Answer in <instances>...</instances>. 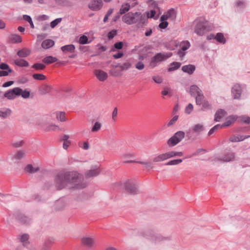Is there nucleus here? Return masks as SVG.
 <instances>
[{
  "label": "nucleus",
  "mask_w": 250,
  "mask_h": 250,
  "mask_svg": "<svg viewBox=\"0 0 250 250\" xmlns=\"http://www.w3.org/2000/svg\"><path fill=\"white\" fill-rule=\"evenodd\" d=\"M81 175L76 171L60 172L55 178V183L57 190H62L68 184L76 183L81 180Z\"/></svg>",
  "instance_id": "f257e3e1"
},
{
  "label": "nucleus",
  "mask_w": 250,
  "mask_h": 250,
  "mask_svg": "<svg viewBox=\"0 0 250 250\" xmlns=\"http://www.w3.org/2000/svg\"><path fill=\"white\" fill-rule=\"evenodd\" d=\"M214 28L213 23L205 19H202L197 21L194 27V32L198 36H202L206 32L212 31Z\"/></svg>",
  "instance_id": "f03ea898"
},
{
  "label": "nucleus",
  "mask_w": 250,
  "mask_h": 250,
  "mask_svg": "<svg viewBox=\"0 0 250 250\" xmlns=\"http://www.w3.org/2000/svg\"><path fill=\"white\" fill-rule=\"evenodd\" d=\"M173 55L171 52H161L156 53L151 58L149 62V65L151 68H155L161 62L166 61L170 58Z\"/></svg>",
  "instance_id": "7ed1b4c3"
},
{
  "label": "nucleus",
  "mask_w": 250,
  "mask_h": 250,
  "mask_svg": "<svg viewBox=\"0 0 250 250\" xmlns=\"http://www.w3.org/2000/svg\"><path fill=\"white\" fill-rule=\"evenodd\" d=\"M185 137V132L184 131L176 132L167 142V145L170 147H173L179 143Z\"/></svg>",
  "instance_id": "20e7f679"
},
{
  "label": "nucleus",
  "mask_w": 250,
  "mask_h": 250,
  "mask_svg": "<svg viewBox=\"0 0 250 250\" xmlns=\"http://www.w3.org/2000/svg\"><path fill=\"white\" fill-rule=\"evenodd\" d=\"M139 235L147 239L153 240L155 239L156 242L169 241L170 240V237H164L160 235H155L153 232L149 230L139 232Z\"/></svg>",
  "instance_id": "39448f33"
},
{
  "label": "nucleus",
  "mask_w": 250,
  "mask_h": 250,
  "mask_svg": "<svg viewBox=\"0 0 250 250\" xmlns=\"http://www.w3.org/2000/svg\"><path fill=\"white\" fill-rule=\"evenodd\" d=\"M13 215L17 221L22 225H28L30 223L31 219L21 213L19 210H16Z\"/></svg>",
  "instance_id": "423d86ee"
},
{
  "label": "nucleus",
  "mask_w": 250,
  "mask_h": 250,
  "mask_svg": "<svg viewBox=\"0 0 250 250\" xmlns=\"http://www.w3.org/2000/svg\"><path fill=\"white\" fill-rule=\"evenodd\" d=\"M124 188L125 191L131 195L138 194L136 185L132 180H128L124 183Z\"/></svg>",
  "instance_id": "0eeeda50"
},
{
  "label": "nucleus",
  "mask_w": 250,
  "mask_h": 250,
  "mask_svg": "<svg viewBox=\"0 0 250 250\" xmlns=\"http://www.w3.org/2000/svg\"><path fill=\"white\" fill-rule=\"evenodd\" d=\"M19 96L18 87L10 89L4 93V97H6V98L9 100H14Z\"/></svg>",
  "instance_id": "6e6552de"
},
{
  "label": "nucleus",
  "mask_w": 250,
  "mask_h": 250,
  "mask_svg": "<svg viewBox=\"0 0 250 250\" xmlns=\"http://www.w3.org/2000/svg\"><path fill=\"white\" fill-rule=\"evenodd\" d=\"M103 6L102 0H92L88 4V8L92 11H97Z\"/></svg>",
  "instance_id": "1a4fd4ad"
},
{
  "label": "nucleus",
  "mask_w": 250,
  "mask_h": 250,
  "mask_svg": "<svg viewBox=\"0 0 250 250\" xmlns=\"http://www.w3.org/2000/svg\"><path fill=\"white\" fill-rule=\"evenodd\" d=\"M131 13V12H128L123 15L122 18L123 21L128 25L135 24L138 21V19H134Z\"/></svg>",
  "instance_id": "9d476101"
},
{
  "label": "nucleus",
  "mask_w": 250,
  "mask_h": 250,
  "mask_svg": "<svg viewBox=\"0 0 250 250\" xmlns=\"http://www.w3.org/2000/svg\"><path fill=\"white\" fill-rule=\"evenodd\" d=\"M237 115H230L226 118V121L221 124L223 128H227L232 125L238 119Z\"/></svg>",
  "instance_id": "9b49d317"
},
{
  "label": "nucleus",
  "mask_w": 250,
  "mask_h": 250,
  "mask_svg": "<svg viewBox=\"0 0 250 250\" xmlns=\"http://www.w3.org/2000/svg\"><path fill=\"white\" fill-rule=\"evenodd\" d=\"M101 173V170L98 166H92L91 169L85 173V177L88 178L98 175Z\"/></svg>",
  "instance_id": "f8f14e48"
},
{
  "label": "nucleus",
  "mask_w": 250,
  "mask_h": 250,
  "mask_svg": "<svg viewBox=\"0 0 250 250\" xmlns=\"http://www.w3.org/2000/svg\"><path fill=\"white\" fill-rule=\"evenodd\" d=\"M124 45L127 47L128 46V43L127 42H124L122 41L116 42L111 46L109 52H117L119 50L122 49Z\"/></svg>",
  "instance_id": "ddd939ff"
},
{
  "label": "nucleus",
  "mask_w": 250,
  "mask_h": 250,
  "mask_svg": "<svg viewBox=\"0 0 250 250\" xmlns=\"http://www.w3.org/2000/svg\"><path fill=\"white\" fill-rule=\"evenodd\" d=\"M94 75L100 81L104 82L105 81L107 77V73L101 69H97L94 71Z\"/></svg>",
  "instance_id": "4468645a"
},
{
  "label": "nucleus",
  "mask_w": 250,
  "mask_h": 250,
  "mask_svg": "<svg viewBox=\"0 0 250 250\" xmlns=\"http://www.w3.org/2000/svg\"><path fill=\"white\" fill-rule=\"evenodd\" d=\"M231 93L234 99H240L242 94V88L240 85H234L231 88Z\"/></svg>",
  "instance_id": "2eb2a0df"
},
{
  "label": "nucleus",
  "mask_w": 250,
  "mask_h": 250,
  "mask_svg": "<svg viewBox=\"0 0 250 250\" xmlns=\"http://www.w3.org/2000/svg\"><path fill=\"white\" fill-rule=\"evenodd\" d=\"M227 114V111L222 108L218 109L214 114V121L220 122L222 118L225 117Z\"/></svg>",
  "instance_id": "dca6fc26"
},
{
  "label": "nucleus",
  "mask_w": 250,
  "mask_h": 250,
  "mask_svg": "<svg viewBox=\"0 0 250 250\" xmlns=\"http://www.w3.org/2000/svg\"><path fill=\"white\" fill-rule=\"evenodd\" d=\"M196 69L195 65L194 64L185 65L182 67L181 70L185 73L191 75L193 74Z\"/></svg>",
  "instance_id": "f3484780"
},
{
  "label": "nucleus",
  "mask_w": 250,
  "mask_h": 250,
  "mask_svg": "<svg viewBox=\"0 0 250 250\" xmlns=\"http://www.w3.org/2000/svg\"><path fill=\"white\" fill-rule=\"evenodd\" d=\"M235 159V153L234 152H228L225 154L224 156L218 158L219 161L223 162H229Z\"/></svg>",
  "instance_id": "a211bd4d"
},
{
  "label": "nucleus",
  "mask_w": 250,
  "mask_h": 250,
  "mask_svg": "<svg viewBox=\"0 0 250 250\" xmlns=\"http://www.w3.org/2000/svg\"><path fill=\"white\" fill-rule=\"evenodd\" d=\"M8 42L13 43H19L21 42L22 38L21 36L16 34H12L8 37Z\"/></svg>",
  "instance_id": "6ab92c4d"
},
{
  "label": "nucleus",
  "mask_w": 250,
  "mask_h": 250,
  "mask_svg": "<svg viewBox=\"0 0 250 250\" xmlns=\"http://www.w3.org/2000/svg\"><path fill=\"white\" fill-rule=\"evenodd\" d=\"M182 65L181 62H173L169 63L168 67L167 68V71L171 72L179 69Z\"/></svg>",
  "instance_id": "aec40b11"
},
{
  "label": "nucleus",
  "mask_w": 250,
  "mask_h": 250,
  "mask_svg": "<svg viewBox=\"0 0 250 250\" xmlns=\"http://www.w3.org/2000/svg\"><path fill=\"white\" fill-rule=\"evenodd\" d=\"M189 93L191 97H195L199 93H203L202 90L195 84L191 85L189 88Z\"/></svg>",
  "instance_id": "412c9836"
},
{
  "label": "nucleus",
  "mask_w": 250,
  "mask_h": 250,
  "mask_svg": "<svg viewBox=\"0 0 250 250\" xmlns=\"http://www.w3.org/2000/svg\"><path fill=\"white\" fill-rule=\"evenodd\" d=\"M168 159H170V157L168 151L165 153L159 154L157 156L153 158V161L154 162H159L161 161H164Z\"/></svg>",
  "instance_id": "4be33fe9"
},
{
  "label": "nucleus",
  "mask_w": 250,
  "mask_h": 250,
  "mask_svg": "<svg viewBox=\"0 0 250 250\" xmlns=\"http://www.w3.org/2000/svg\"><path fill=\"white\" fill-rule=\"evenodd\" d=\"M205 130V127L203 124H197L191 127L192 133H196L197 135Z\"/></svg>",
  "instance_id": "5701e85b"
},
{
  "label": "nucleus",
  "mask_w": 250,
  "mask_h": 250,
  "mask_svg": "<svg viewBox=\"0 0 250 250\" xmlns=\"http://www.w3.org/2000/svg\"><path fill=\"white\" fill-rule=\"evenodd\" d=\"M14 63L15 65L21 67H27L29 66V62L24 59H17L14 60Z\"/></svg>",
  "instance_id": "b1692460"
},
{
  "label": "nucleus",
  "mask_w": 250,
  "mask_h": 250,
  "mask_svg": "<svg viewBox=\"0 0 250 250\" xmlns=\"http://www.w3.org/2000/svg\"><path fill=\"white\" fill-rule=\"evenodd\" d=\"M52 87L46 84H43L39 87V91L41 94L45 95L50 92Z\"/></svg>",
  "instance_id": "393cba45"
},
{
  "label": "nucleus",
  "mask_w": 250,
  "mask_h": 250,
  "mask_svg": "<svg viewBox=\"0 0 250 250\" xmlns=\"http://www.w3.org/2000/svg\"><path fill=\"white\" fill-rule=\"evenodd\" d=\"M75 46L73 44L64 45L61 47V50L64 54L67 52L73 53L75 51Z\"/></svg>",
  "instance_id": "a878e982"
},
{
  "label": "nucleus",
  "mask_w": 250,
  "mask_h": 250,
  "mask_svg": "<svg viewBox=\"0 0 250 250\" xmlns=\"http://www.w3.org/2000/svg\"><path fill=\"white\" fill-rule=\"evenodd\" d=\"M55 41L52 39L44 40L41 44V46L45 49H49L55 45Z\"/></svg>",
  "instance_id": "bb28decb"
},
{
  "label": "nucleus",
  "mask_w": 250,
  "mask_h": 250,
  "mask_svg": "<svg viewBox=\"0 0 250 250\" xmlns=\"http://www.w3.org/2000/svg\"><path fill=\"white\" fill-rule=\"evenodd\" d=\"M25 172L32 174L38 172L40 170V168L39 167H34L32 164H27L24 168Z\"/></svg>",
  "instance_id": "cd10ccee"
},
{
  "label": "nucleus",
  "mask_w": 250,
  "mask_h": 250,
  "mask_svg": "<svg viewBox=\"0 0 250 250\" xmlns=\"http://www.w3.org/2000/svg\"><path fill=\"white\" fill-rule=\"evenodd\" d=\"M30 53L31 51L30 50L26 48H22L18 51L17 55L19 57L21 58V59H23V58L28 57L30 54Z\"/></svg>",
  "instance_id": "c85d7f7f"
},
{
  "label": "nucleus",
  "mask_w": 250,
  "mask_h": 250,
  "mask_svg": "<svg viewBox=\"0 0 250 250\" xmlns=\"http://www.w3.org/2000/svg\"><path fill=\"white\" fill-rule=\"evenodd\" d=\"M59 61L58 59L56 57H54L53 56H46L43 59H42V62L43 63H46V64H51L53 63L54 62H57Z\"/></svg>",
  "instance_id": "c756f323"
},
{
  "label": "nucleus",
  "mask_w": 250,
  "mask_h": 250,
  "mask_svg": "<svg viewBox=\"0 0 250 250\" xmlns=\"http://www.w3.org/2000/svg\"><path fill=\"white\" fill-rule=\"evenodd\" d=\"M18 92L20 94V96H21L23 99H28L30 96V91L27 89L23 90L21 88L18 87Z\"/></svg>",
  "instance_id": "7c9ffc66"
},
{
  "label": "nucleus",
  "mask_w": 250,
  "mask_h": 250,
  "mask_svg": "<svg viewBox=\"0 0 250 250\" xmlns=\"http://www.w3.org/2000/svg\"><path fill=\"white\" fill-rule=\"evenodd\" d=\"M54 243L53 238H48L45 240L41 250H49Z\"/></svg>",
  "instance_id": "2f4dec72"
},
{
  "label": "nucleus",
  "mask_w": 250,
  "mask_h": 250,
  "mask_svg": "<svg viewBox=\"0 0 250 250\" xmlns=\"http://www.w3.org/2000/svg\"><path fill=\"white\" fill-rule=\"evenodd\" d=\"M218 43L224 44L226 43L227 40L224 34L222 32H218L216 34V40Z\"/></svg>",
  "instance_id": "473e14b6"
},
{
  "label": "nucleus",
  "mask_w": 250,
  "mask_h": 250,
  "mask_svg": "<svg viewBox=\"0 0 250 250\" xmlns=\"http://www.w3.org/2000/svg\"><path fill=\"white\" fill-rule=\"evenodd\" d=\"M130 9V4L128 2L123 3L120 8L119 14L120 15L125 14Z\"/></svg>",
  "instance_id": "72a5a7b5"
},
{
  "label": "nucleus",
  "mask_w": 250,
  "mask_h": 250,
  "mask_svg": "<svg viewBox=\"0 0 250 250\" xmlns=\"http://www.w3.org/2000/svg\"><path fill=\"white\" fill-rule=\"evenodd\" d=\"M166 15L168 17V19L171 21L175 20L176 18V12L174 8H171L168 10L166 13Z\"/></svg>",
  "instance_id": "f704fd0d"
},
{
  "label": "nucleus",
  "mask_w": 250,
  "mask_h": 250,
  "mask_svg": "<svg viewBox=\"0 0 250 250\" xmlns=\"http://www.w3.org/2000/svg\"><path fill=\"white\" fill-rule=\"evenodd\" d=\"M0 69L5 71V72L8 73V74L14 72L9 65L4 62H0Z\"/></svg>",
  "instance_id": "c9c22d12"
},
{
  "label": "nucleus",
  "mask_w": 250,
  "mask_h": 250,
  "mask_svg": "<svg viewBox=\"0 0 250 250\" xmlns=\"http://www.w3.org/2000/svg\"><path fill=\"white\" fill-rule=\"evenodd\" d=\"M91 40H89V37L84 34L82 35L79 37L77 42L80 44H85L90 43Z\"/></svg>",
  "instance_id": "e433bc0d"
},
{
  "label": "nucleus",
  "mask_w": 250,
  "mask_h": 250,
  "mask_svg": "<svg viewBox=\"0 0 250 250\" xmlns=\"http://www.w3.org/2000/svg\"><path fill=\"white\" fill-rule=\"evenodd\" d=\"M82 243L85 246L91 247L93 245V240L91 237H84L82 238Z\"/></svg>",
  "instance_id": "4c0bfd02"
},
{
  "label": "nucleus",
  "mask_w": 250,
  "mask_h": 250,
  "mask_svg": "<svg viewBox=\"0 0 250 250\" xmlns=\"http://www.w3.org/2000/svg\"><path fill=\"white\" fill-rule=\"evenodd\" d=\"M118 33V30L113 29L110 30L106 34V38L108 41H110L116 36Z\"/></svg>",
  "instance_id": "58836bf2"
},
{
  "label": "nucleus",
  "mask_w": 250,
  "mask_h": 250,
  "mask_svg": "<svg viewBox=\"0 0 250 250\" xmlns=\"http://www.w3.org/2000/svg\"><path fill=\"white\" fill-rule=\"evenodd\" d=\"M182 162H183L182 159L178 158V159L171 160L169 161L168 162H167L166 163H165L163 165L164 166L177 165L181 163Z\"/></svg>",
  "instance_id": "ea45409f"
},
{
  "label": "nucleus",
  "mask_w": 250,
  "mask_h": 250,
  "mask_svg": "<svg viewBox=\"0 0 250 250\" xmlns=\"http://www.w3.org/2000/svg\"><path fill=\"white\" fill-rule=\"evenodd\" d=\"M237 120L238 121V122L243 123L246 125L250 124V117L248 115H244L239 116V118L237 119Z\"/></svg>",
  "instance_id": "a19ab883"
},
{
  "label": "nucleus",
  "mask_w": 250,
  "mask_h": 250,
  "mask_svg": "<svg viewBox=\"0 0 250 250\" xmlns=\"http://www.w3.org/2000/svg\"><path fill=\"white\" fill-rule=\"evenodd\" d=\"M29 235L26 233H24L21 236L20 241L22 243V245L24 247H27L29 244L28 242Z\"/></svg>",
  "instance_id": "79ce46f5"
},
{
  "label": "nucleus",
  "mask_w": 250,
  "mask_h": 250,
  "mask_svg": "<svg viewBox=\"0 0 250 250\" xmlns=\"http://www.w3.org/2000/svg\"><path fill=\"white\" fill-rule=\"evenodd\" d=\"M202 107L199 111H205L206 109H211L212 105L211 104L209 103V102L206 100H204L203 101V103L201 104Z\"/></svg>",
  "instance_id": "37998d69"
},
{
  "label": "nucleus",
  "mask_w": 250,
  "mask_h": 250,
  "mask_svg": "<svg viewBox=\"0 0 250 250\" xmlns=\"http://www.w3.org/2000/svg\"><path fill=\"white\" fill-rule=\"evenodd\" d=\"M45 67V65L43 63L36 62L32 65L31 68H34L36 70H43Z\"/></svg>",
  "instance_id": "c03bdc74"
},
{
  "label": "nucleus",
  "mask_w": 250,
  "mask_h": 250,
  "mask_svg": "<svg viewBox=\"0 0 250 250\" xmlns=\"http://www.w3.org/2000/svg\"><path fill=\"white\" fill-rule=\"evenodd\" d=\"M109 73L112 76L115 77H121L123 75L120 69H111L109 70Z\"/></svg>",
  "instance_id": "a18cd8bd"
},
{
  "label": "nucleus",
  "mask_w": 250,
  "mask_h": 250,
  "mask_svg": "<svg viewBox=\"0 0 250 250\" xmlns=\"http://www.w3.org/2000/svg\"><path fill=\"white\" fill-rule=\"evenodd\" d=\"M156 13V11L154 9H151L149 11H147L146 12V14L147 16V19H152L153 18L154 20H157L158 19V16L154 18L155 15Z\"/></svg>",
  "instance_id": "49530a36"
},
{
  "label": "nucleus",
  "mask_w": 250,
  "mask_h": 250,
  "mask_svg": "<svg viewBox=\"0 0 250 250\" xmlns=\"http://www.w3.org/2000/svg\"><path fill=\"white\" fill-rule=\"evenodd\" d=\"M223 128L222 126V125L221 124H217L215 125L214 126H213L212 128L210 129L209 130L208 135V136H211L212 134H213L214 132L217 131L218 129L220 128Z\"/></svg>",
  "instance_id": "de8ad7c7"
},
{
  "label": "nucleus",
  "mask_w": 250,
  "mask_h": 250,
  "mask_svg": "<svg viewBox=\"0 0 250 250\" xmlns=\"http://www.w3.org/2000/svg\"><path fill=\"white\" fill-rule=\"evenodd\" d=\"M195 97V102L196 104L197 105H201L203 103V99L204 98V96L203 93H199L198 96H196Z\"/></svg>",
  "instance_id": "09e8293b"
},
{
  "label": "nucleus",
  "mask_w": 250,
  "mask_h": 250,
  "mask_svg": "<svg viewBox=\"0 0 250 250\" xmlns=\"http://www.w3.org/2000/svg\"><path fill=\"white\" fill-rule=\"evenodd\" d=\"M132 66V64L130 62H125L123 64L120 63V70L122 72L123 71H125L129 69Z\"/></svg>",
  "instance_id": "8fccbe9b"
},
{
  "label": "nucleus",
  "mask_w": 250,
  "mask_h": 250,
  "mask_svg": "<svg viewBox=\"0 0 250 250\" xmlns=\"http://www.w3.org/2000/svg\"><path fill=\"white\" fill-rule=\"evenodd\" d=\"M170 158H174L176 157H182L184 155V153L182 151H168Z\"/></svg>",
  "instance_id": "3c124183"
},
{
  "label": "nucleus",
  "mask_w": 250,
  "mask_h": 250,
  "mask_svg": "<svg viewBox=\"0 0 250 250\" xmlns=\"http://www.w3.org/2000/svg\"><path fill=\"white\" fill-rule=\"evenodd\" d=\"M32 77L36 80H44L46 79V77L42 73H35L33 74Z\"/></svg>",
  "instance_id": "603ef678"
},
{
  "label": "nucleus",
  "mask_w": 250,
  "mask_h": 250,
  "mask_svg": "<svg viewBox=\"0 0 250 250\" xmlns=\"http://www.w3.org/2000/svg\"><path fill=\"white\" fill-rule=\"evenodd\" d=\"M11 113V110L10 108H6L5 111H0V117L5 119Z\"/></svg>",
  "instance_id": "864d4df0"
},
{
  "label": "nucleus",
  "mask_w": 250,
  "mask_h": 250,
  "mask_svg": "<svg viewBox=\"0 0 250 250\" xmlns=\"http://www.w3.org/2000/svg\"><path fill=\"white\" fill-rule=\"evenodd\" d=\"M86 183L81 182L75 184L71 188L73 189H83L86 188Z\"/></svg>",
  "instance_id": "5fc2aeb1"
},
{
  "label": "nucleus",
  "mask_w": 250,
  "mask_h": 250,
  "mask_svg": "<svg viewBox=\"0 0 250 250\" xmlns=\"http://www.w3.org/2000/svg\"><path fill=\"white\" fill-rule=\"evenodd\" d=\"M62 21V18H57L54 20H53L50 23V26L52 28H55L56 26H57L58 24H59Z\"/></svg>",
  "instance_id": "6e6d98bb"
},
{
  "label": "nucleus",
  "mask_w": 250,
  "mask_h": 250,
  "mask_svg": "<svg viewBox=\"0 0 250 250\" xmlns=\"http://www.w3.org/2000/svg\"><path fill=\"white\" fill-rule=\"evenodd\" d=\"M113 11L114 9L113 8H110L108 9L103 19V22L104 23H106L108 21L109 17L113 13Z\"/></svg>",
  "instance_id": "4d7b16f0"
},
{
  "label": "nucleus",
  "mask_w": 250,
  "mask_h": 250,
  "mask_svg": "<svg viewBox=\"0 0 250 250\" xmlns=\"http://www.w3.org/2000/svg\"><path fill=\"white\" fill-rule=\"evenodd\" d=\"M101 126L102 125L99 122H96L92 127L91 131L93 132H97L100 129Z\"/></svg>",
  "instance_id": "13d9d810"
},
{
  "label": "nucleus",
  "mask_w": 250,
  "mask_h": 250,
  "mask_svg": "<svg viewBox=\"0 0 250 250\" xmlns=\"http://www.w3.org/2000/svg\"><path fill=\"white\" fill-rule=\"evenodd\" d=\"M137 19H138V21L141 22L143 23V24L145 25H147L148 24V19L146 18L145 15L141 14L139 18H137Z\"/></svg>",
  "instance_id": "bf43d9fd"
},
{
  "label": "nucleus",
  "mask_w": 250,
  "mask_h": 250,
  "mask_svg": "<svg viewBox=\"0 0 250 250\" xmlns=\"http://www.w3.org/2000/svg\"><path fill=\"white\" fill-rule=\"evenodd\" d=\"M190 46V43L188 41H184L182 42V45L181 47L180 48L183 51H186L188 50Z\"/></svg>",
  "instance_id": "052dcab7"
},
{
  "label": "nucleus",
  "mask_w": 250,
  "mask_h": 250,
  "mask_svg": "<svg viewBox=\"0 0 250 250\" xmlns=\"http://www.w3.org/2000/svg\"><path fill=\"white\" fill-rule=\"evenodd\" d=\"M169 24V23L168 21L164 22V21H160V23L158 25V29H160L161 31H163V29H165L167 28Z\"/></svg>",
  "instance_id": "680f3d73"
},
{
  "label": "nucleus",
  "mask_w": 250,
  "mask_h": 250,
  "mask_svg": "<svg viewBox=\"0 0 250 250\" xmlns=\"http://www.w3.org/2000/svg\"><path fill=\"white\" fill-rule=\"evenodd\" d=\"M65 112L61 111L59 113H57V118L60 120L61 122L65 121L66 118L65 116Z\"/></svg>",
  "instance_id": "e2e57ef3"
},
{
  "label": "nucleus",
  "mask_w": 250,
  "mask_h": 250,
  "mask_svg": "<svg viewBox=\"0 0 250 250\" xmlns=\"http://www.w3.org/2000/svg\"><path fill=\"white\" fill-rule=\"evenodd\" d=\"M147 2L150 3V6L153 7L154 9H160V7L158 6V2L154 0H148Z\"/></svg>",
  "instance_id": "0e129e2a"
},
{
  "label": "nucleus",
  "mask_w": 250,
  "mask_h": 250,
  "mask_svg": "<svg viewBox=\"0 0 250 250\" xmlns=\"http://www.w3.org/2000/svg\"><path fill=\"white\" fill-rule=\"evenodd\" d=\"M193 109V105L192 104H188L185 108V112L187 114H190Z\"/></svg>",
  "instance_id": "69168bd1"
},
{
  "label": "nucleus",
  "mask_w": 250,
  "mask_h": 250,
  "mask_svg": "<svg viewBox=\"0 0 250 250\" xmlns=\"http://www.w3.org/2000/svg\"><path fill=\"white\" fill-rule=\"evenodd\" d=\"M171 88L169 87L164 88V89L162 91L161 94L163 96L167 95L171 96Z\"/></svg>",
  "instance_id": "338daca9"
},
{
  "label": "nucleus",
  "mask_w": 250,
  "mask_h": 250,
  "mask_svg": "<svg viewBox=\"0 0 250 250\" xmlns=\"http://www.w3.org/2000/svg\"><path fill=\"white\" fill-rule=\"evenodd\" d=\"M24 155L25 153L23 151L19 150L15 154L14 158L18 160H21L24 156Z\"/></svg>",
  "instance_id": "774afa93"
}]
</instances>
